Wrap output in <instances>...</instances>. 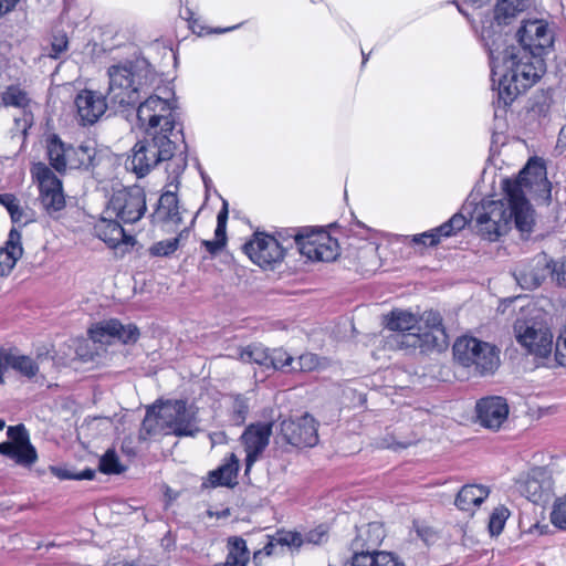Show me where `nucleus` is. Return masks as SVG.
Segmentation results:
<instances>
[{"label":"nucleus","instance_id":"obj_1","mask_svg":"<svg viewBox=\"0 0 566 566\" xmlns=\"http://www.w3.org/2000/svg\"><path fill=\"white\" fill-rule=\"evenodd\" d=\"M544 186L547 199L551 198V182L546 177V167L537 159H530L526 166L520 171L517 179L503 181L505 199L482 200L471 214L480 235L491 242L497 241L506 234L512 222L527 238L535 224V211L526 199L524 188Z\"/></svg>","mask_w":566,"mask_h":566},{"label":"nucleus","instance_id":"obj_2","mask_svg":"<svg viewBox=\"0 0 566 566\" xmlns=\"http://www.w3.org/2000/svg\"><path fill=\"white\" fill-rule=\"evenodd\" d=\"M491 64L493 87L497 81V98L504 107L523 92L535 85L546 72L543 54L533 53L523 46H505L496 40L486 42Z\"/></svg>","mask_w":566,"mask_h":566},{"label":"nucleus","instance_id":"obj_3","mask_svg":"<svg viewBox=\"0 0 566 566\" xmlns=\"http://www.w3.org/2000/svg\"><path fill=\"white\" fill-rule=\"evenodd\" d=\"M108 88L106 98L111 109L127 119L142 97L156 81V73L150 64L142 59L134 62L111 65L107 69Z\"/></svg>","mask_w":566,"mask_h":566},{"label":"nucleus","instance_id":"obj_4","mask_svg":"<svg viewBox=\"0 0 566 566\" xmlns=\"http://www.w3.org/2000/svg\"><path fill=\"white\" fill-rule=\"evenodd\" d=\"M175 150L176 143L168 135L164 133L146 135L132 148L125 167L137 178H143L161 161L171 159Z\"/></svg>","mask_w":566,"mask_h":566},{"label":"nucleus","instance_id":"obj_5","mask_svg":"<svg viewBox=\"0 0 566 566\" xmlns=\"http://www.w3.org/2000/svg\"><path fill=\"white\" fill-rule=\"evenodd\" d=\"M46 154L50 166L59 174L66 169L88 170L95 166L96 144L85 140L76 146L67 145L56 134L46 138Z\"/></svg>","mask_w":566,"mask_h":566},{"label":"nucleus","instance_id":"obj_6","mask_svg":"<svg viewBox=\"0 0 566 566\" xmlns=\"http://www.w3.org/2000/svg\"><path fill=\"white\" fill-rule=\"evenodd\" d=\"M453 357L463 367L481 375H491L500 366L496 346L471 336L459 337L453 344Z\"/></svg>","mask_w":566,"mask_h":566},{"label":"nucleus","instance_id":"obj_7","mask_svg":"<svg viewBox=\"0 0 566 566\" xmlns=\"http://www.w3.org/2000/svg\"><path fill=\"white\" fill-rule=\"evenodd\" d=\"M174 108L175 104L168 98L150 95L137 103L133 116L146 135L164 133L170 137L176 126Z\"/></svg>","mask_w":566,"mask_h":566},{"label":"nucleus","instance_id":"obj_8","mask_svg":"<svg viewBox=\"0 0 566 566\" xmlns=\"http://www.w3.org/2000/svg\"><path fill=\"white\" fill-rule=\"evenodd\" d=\"M32 172L38 181L41 207L50 217L57 218L66 205L62 180L43 163L35 164Z\"/></svg>","mask_w":566,"mask_h":566},{"label":"nucleus","instance_id":"obj_9","mask_svg":"<svg viewBox=\"0 0 566 566\" xmlns=\"http://www.w3.org/2000/svg\"><path fill=\"white\" fill-rule=\"evenodd\" d=\"M146 193L139 186L124 188L113 193L105 214L114 216L123 223H135L146 212Z\"/></svg>","mask_w":566,"mask_h":566},{"label":"nucleus","instance_id":"obj_10","mask_svg":"<svg viewBox=\"0 0 566 566\" xmlns=\"http://www.w3.org/2000/svg\"><path fill=\"white\" fill-rule=\"evenodd\" d=\"M513 328L517 343L530 354L538 358H547L551 355L553 334L545 324L518 318Z\"/></svg>","mask_w":566,"mask_h":566},{"label":"nucleus","instance_id":"obj_11","mask_svg":"<svg viewBox=\"0 0 566 566\" xmlns=\"http://www.w3.org/2000/svg\"><path fill=\"white\" fill-rule=\"evenodd\" d=\"M7 436L11 441L0 443V454L12 459L19 465H33L38 460V453L30 442L24 424L10 426Z\"/></svg>","mask_w":566,"mask_h":566},{"label":"nucleus","instance_id":"obj_12","mask_svg":"<svg viewBox=\"0 0 566 566\" xmlns=\"http://www.w3.org/2000/svg\"><path fill=\"white\" fill-rule=\"evenodd\" d=\"M389 342L395 343L400 349L419 348L421 353L442 352L449 345L444 328H424L423 331L418 328L415 333L395 334Z\"/></svg>","mask_w":566,"mask_h":566},{"label":"nucleus","instance_id":"obj_13","mask_svg":"<svg viewBox=\"0 0 566 566\" xmlns=\"http://www.w3.org/2000/svg\"><path fill=\"white\" fill-rule=\"evenodd\" d=\"M90 338L95 343L112 344L117 340L124 345L135 344L139 329L135 324H123L117 318L103 319L88 328Z\"/></svg>","mask_w":566,"mask_h":566},{"label":"nucleus","instance_id":"obj_14","mask_svg":"<svg viewBox=\"0 0 566 566\" xmlns=\"http://www.w3.org/2000/svg\"><path fill=\"white\" fill-rule=\"evenodd\" d=\"M301 254L311 261L331 262L339 255V245L326 231L307 228Z\"/></svg>","mask_w":566,"mask_h":566},{"label":"nucleus","instance_id":"obj_15","mask_svg":"<svg viewBox=\"0 0 566 566\" xmlns=\"http://www.w3.org/2000/svg\"><path fill=\"white\" fill-rule=\"evenodd\" d=\"M280 431L287 443L297 448L314 447L318 442L317 423L308 413L295 420H283Z\"/></svg>","mask_w":566,"mask_h":566},{"label":"nucleus","instance_id":"obj_16","mask_svg":"<svg viewBox=\"0 0 566 566\" xmlns=\"http://www.w3.org/2000/svg\"><path fill=\"white\" fill-rule=\"evenodd\" d=\"M516 44L509 46H523L533 53L545 54L553 45V33L543 20L525 21L516 32Z\"/></svg>","mask_w":566,"mask_h":566},{"label":"nucleus","instance_id":"obj_17","mask_svg":"<svg viewBox=\"0 0 566 566\" xmlns=\"http://www.w3.org/2000/svg\"><path fill=\"white\" fill-rule=\"evenodd\" d=\"M552 259L539 253L531 260L521 261L514 269L513 275L517 284L524 290H535L549 275Z\"/></svg>","mask_w":566,"mask_h":566},{"label":"nucleus","instance_id":"obj_18","mask_svg":"<svg viewBox=\"0 0 566 566\" xmlns=\"http://www.w3.org/2000/svg\"><path fill=\"white\" fill-rule=\"evenodd\" d=\"M243 251L261 268L271 266L284 259L279 243L271 235L261 232L254 233L253 239L243 245Z\"/></svg>","mask_w":566,"mask_h":566},{"label":"nucleus","instance_id":"obj_19","mask_svg":"<svg viewBox=\"0 0 566 566\" xmlns=\"http://www.w3.org/2000/svg\"><path fill=\"white\" fill-rule=\"evenodd\" d=\"M166 409L167 427L176 437H195L200 429L196 416L187 408L186 400H174L163 403Z\"/></svg>","mask_w":566,"mask_h":566},{"label":"nucleus","instance_id":"obj_20","mask_svg":"<svg viewBox=\"0 0 566 566\" xmlns=\"http://www.w3.org/2000/svg\"><path fill=\"white\" fill-rule=\"evenodd\" d=\"M272 423H252L241 436L245 449V470L249 471L269 444Z\"/></svg>","mask_w":566,"mask_h":566},{"label":"nucleus","instance_id":"obj_21","mask_svg":"<svg viewBox=\"0 0 566 566\" xmlns=\"http://www.w3.org/2000/svg\"><path fill=\"white\" fill-rule=\"evenodd\" d=\"M476 421L485 429L496 431L506 421L509 406L506 400L499 396L480 399L475 406Z\"/></svg>","mask_w":566,"mask_h":566},{"label":"nucleus","instance_id":"obj_22","mask_svg":"<svg viewBox=\"0 0 566 566\" xmlns=\"http://www.w3.org/2000/svg\"><path fill=\"white\" fill-rule=\"evenodd\" d=\"M74 103L77 115L84 125L96 123L107 108L111 109V104L106 95L92 90H82L78 92Z\"/></svg>","mask_w":566,"mask_h":566},{"label":"nucleus","instance_id":"obj_23","mask_svg":"<svg viewBox=\"0 0 566 566\" xmlns=\"http://www.w3.org/2000/svg\"><path fill=\"white\" fill-rule=\"evenodd\" d=\"M122 221L114 216H103L94 227L96 235L112 248H116L120 243H128L133 240L132 235H127Z\"/></svg>","mask_w":566,"mask_h":566},{"label":"nucleus","instance_id":"obj_24","mask_svg":"<svg viewBox=\"0 0 566 566\" xmlns=\"http://www.w3.org/2000/svg\"><path fill=\"white\" fill-rule=\"evenodd\" d=\"M178 197L176 192L165 191L157 203L154 213L150 214L151 223H172L180 224L182 217L179 212Z\"/></svg>","mask_w":566,"mask_h":566},{"label":"nucleus","instance_id":"obj_25","mask_svg":"<svg viewBox=\"0 0 566 566\" xmlns=\"http://www.w3.org/2000/svg\"><path fill=\"white\" fill-rule=\"evenodd\" d=\"M22 254L21 232L17 228H12L6 247L0 249V276L9 274Z\"/></svg>","mask_w":566,"mask_h":566},{"label":"nucleus","instance_id":"obj_26","mask_svg":"<svg viewBox=\"0 0 566 566\" xmlns=\"http://www.w3.org/2000/svg\"><path fill=\"white\" fill-rule=\"evenodd\" d=\"M489 493V489L484 485L465 484L458 492L454 504L459 510L469 512L480 506Z\"/></svg>","mask_w":566,"mask_h":566},{"label":"nucleus","instance_id":"obj_27","mask_svg":"<svg viewBox=\"0 0 566 566\" xmlns=\"http://www.w3.org/2000/svg\"><path fill=\"white\" fill-rule=\"evenodd\" d=\"M350 566H405V564L392 553L374 551L355 553Z\"/></svg>","mask_w":566,"mask_h":566},{"label":"nucleus","instance_id":"obj_28","mask_svg":"<svg viewBox=\"0 0 566 566\" xmlns=\"http://www.w3.org/2000/svg\"><path fill=\"white\" fill-rule=\"evenodd\" d=\"M227 547L228 554L224 563L216 564V566H247L250 560V552L247 542L242 537H229Z\"/></svg>","mask_w":566,"mask_h":566},{"label":"nucleus","instance_id":"obj_29","mask_svg":"<svg viewBox=\"0 0 566 566\" xmlns=\"http://www.w3.org/2000/svg\"><path fill=\"white\" fill-rule=\"evenodd\" d=\"M417 324L418 318L412 313L402 310L391 311L385 316L386 328L397 332V334L413 333Z\"/></svg>","mask_w":566,"mask_h":566},{"label":"nucleus","instance_id":"obj_30","mask_svg":"<svg viewBox=\"0 0 566 566\" xmlns=\"http://www.w3.org/2000/svg\"><path fill=\"white\" fill-rule=\"evenodd\" d=\"M307 231V227L305 228H285L276 231L273 235H271L282 248V254L285 256L287 250L293 247L297 248V251L301 253V243L304 242V238Z\"/></svg>","mask_w":566,"mask_h":566},{"label":"nucleus","instance_id":"obj_31","mask_svg":"<svg viewBox=\"0 0 566 566\" xmlns=\"http://www.w3.org/2000/svg\"><path fill=\"white\" fill-rule=\"evenodd\" d=\"M239 460L231 453L229 460L210 473L211 482L218 485L230 486L237 478Z\"/></svg>","mask_w":566,"mask_h":566},{"label":"nucleus","instance_id":"obj_32","mask_svg":"<svg viewBox=\"0 0 566 566\" xmlns=\"http://www.w3.org/2000/svg\"><path fill=\"white\" fill-rule=\"evenodd\" d=\"M524 494L528 501L539 504L548 501L551 496V484H544L537 478H530L524 484Z\"/></svg>","mask_w":566,"mask_h":566},{"label":"nucleus","instance_id":"obj_33","mask_svg":"<svg viewBox=\"0 0 566 566\" xmlns=\"http://www.w3.org/2000/svg\"><path fill=\"white\" fill-rule=\"evenodd\" d=\"M7 364L27 378H33L39 373L38 363L25 355H14L10 353V356L7 357Z\"/></svg>","mask_w":566,"mask_h":566},{"label":"nucleus","instance_id":"obj_34","mask_svg":"<svg viewBox=\"0 0 566 566\" xmlns=\"http://www.w3.org/2000/svg\"><path fill=\"white\" fill-rule=\"evenodd\" d=\"M2 103L6 106L27 108L30 105L29 94L19 85H9L1 95Z\"/></svg>","mask_w":566,"mask_h":566},{"label":"nucleus","instance_id":"obj_35","mask_svg":"<svg viewBox=\"0 0 566 566\" xmlns=\"http://www.w3.org/2000/svg\"><path fill=\"white\" fill-rule=\"evenodd\" d=\"M269 349L261 344H251L240 350L243 363L258 364L268 367Z\"/></svg>","mask_w":566,"mask_h":566},{"label":"nucleus","instance_id":"obj_36","mask_svg":"<svg viewBox=\"0 0 566 566\" xmlns=\"http://www.w3.org/2000/svg\"><path fill=\"white\" fill-rule=\"evenodd\" d=\"M0 205L8 210L13 223H29L31 220L25 218L23 209L19 205V200L12 193H0Z\"/></svg>","mask_w":566,"mask_h":566},{"label":"nucleus","instance_id":"obj_37","mask_svg":"<svg viewBox=\"0 0 566 566\" xmlns=\"http://www.w3.org/2000/svg\"><path fill=\"white\" fill-rule=\"evenodd\" d=\"M188 229L182 230L178 237L156 242L149 248V253L154 256H168L179 247V241L184 235H188Z\"/></svg>","mask_w":566,"mask_h":566},{"label":"nucleus","instance_id":"obj_38","mask_svg":"<svg viewBox=\"0 0 566 566\" xmlns=\"http://www.w3.org/2000/svg\"><path fill=\"white\" fill-rule=\"evenodd\" d=\"M98 469L105 474H119L125 471V467L119 462L115 450L108 449L99 459Z\"/></svg>","mask_w":566,"mask_h":566},{"label":"nucleus","instance_id":"obj_39","mask_svg":"<svg viewBox=\"0 0 566 566\" xmlns=\"http://www.w3.org/2000/svg\"><path fill=\"white\" fill-rule=\"evenodd\" d=\"M51 473L60 480H92L95 476L93 469H85L81 472H74L66 467H50Z\"/></svg>","mask_w":566,"mask_h":566},{"label":"nucleus","instance_id":"obj_40","mask_svg":"<svg viewBox=\"0 0 566 566\" xmlns=\"http://www.w3.org/2000/svg\"><path fill=\"white\" fill-rule=\"evenodd\" d=\"M269 360L268 367H272L275 370L285 369L287 367L294 366L293 357L285 350L281 348L273 349L271 353L269 352Z\"/></svg>","mask_w":566,"mask_h":566},{"label":"nucleus","instance_id":"obj_41","mask_svg":"<svg viewBox=\"0 0 566 566\" xmlns=\"http://www.w3.org/2000/svg\"><path fill=\"white\" fill-rule=\"evenodd\" d=\"M509 516V510L502 505L493 510L489 520V531L491 535H499L503 531Z\"/></svg>","mask_w":566,"mask_h":566},{"label":"nucleus","instance_id":"obj_42","mask_svg":"<svg viewBox=\"0 0 566 566\" xmlns=\"http://www.w3.org/2000/svg\"><path fill=\"white\" fill-rule=\"evenodd\" d=\"M249 405L242 395L233 396L231 420L234 424L241 426L248 416Z\"/></svg>","mask_w":566,"mask_h":566},{"label":"nucleus","instance_id":"obj_43","mask_svg":"<svg viewBox=\"0 0 566 566\" xmlns=\"http://www.w3.org/2000/svg\"><path fill=\"white\" fill-rule=\"evenodd\" d=\"M319 366V357L313 353L301 355L294 366L289 368L290 371L310 373Z\"/></svg>","mask_w":566,"mask_h":566},{"label":"nucleus","instance_id":"obj_44","mask_svg":"<svg viewBox=\"0 0 566 566\" xmlns=\"http://www.w3.org/2000/svg\"><path fill=\"white\" fill-rule=\"evenodd\" d=\"M504 10L499 11V2L495 6L494 9V20L497 23V25H506L511 23V20L514 19L518 13L523 12L524 10H515V6L511 0L503 6Z\"/></svg>","mask_w":566,"mask_h":566},{"label":"nucleus","instance_id":"obj_45","mask_svg":"<svg viewBox=\"0 0 566 566\" xmlns=\"http://www.w3.org/2000/svg\"><path fill=\"white\" fill-rule=\"evenodd\" d=\"M280 546H294L300 547L304 544L303 536L300 533L293 532H277L276 535L270 541Z\"/></svg>","mask_w":566,"mask_h":566},{"label":"nucleus","instance_id":"obj_46","mask_svg":"<svg viewBox=\"0 0 566 566\" xmlns=\"http://www.w3.org/2000/svg\"><path fill=\"white\" fill-rule=\"evenodd\" d=\"M551 522L559 530H566V496L557 499L551 512Z\"/></svg>","mask_w":566,"mask_h":566},{"label":"nucleus","instance_id":"obj_47","mask_svg":"<svg viewBox=\"0 0 566 566\" xmlns=\"http://www.w3.org/2000/svg\"><path fill=\"white\" fill-rule=\"evenodd\" d=\"M329 538L328 535V526L325 524H321L316 526L315 528L308 531L304 537V543L314 544V545H322L326 543Z\"/></svg>","mask_w":566,"mask_h":566},{"label":"nucleus","instance_id":"obj_48","mask_svg":"<svg viewBox=\"0 0 566 566\" xmlns=\"http://www.w3.org/2000/svg\"><path fill=\"white\" fill-rule=\"evenodd\" d=\"M549 276L560 287H566V258L559 261L552 260Z\"/></svg>","mask_w":566,"mask_h":566},{"label":"nucleus","instance_id":"obj_49","mask_svg":"<svg viewBox=\"0 0 566 566\" xmlns=\"http://www.w3.org/2000/svg\"><path fill=\"white\" fill-rule=\"evenodd\" d=\"M555 358L558 365L566 366V324L556 342Z\"/></svg>","mask_w":566,"mask_h":566},{"label":"nucleus","instance_id":"obj_50","mask_svg":"<svg viewBox=\"0 0 566 566\" xmlns=\"http://www.w3.org/2000/svg\"><path fill=\"white\" fill-rule=\"evenodd\" d=\"M201 244L207 249L211 255L218 254L227 244V234L220 237L214 235V240H203Z\"/></svg>","mask_w":566,"mask_h":566},{"label":"nucleus","instance_id":"obj_51","mask_svg":"<svg viewBox=\"0 0 566 566\" xmlns=\"http://www.w3.org/2000/svg\"><path fill=\"white\" fill-rule=\"evenodd\" d=\"M421 319L424 322L426 329L444 328L442 325V317L437 311H426L422 314Z\"/></svg>","mask_w":566,"mask_h":566},{"label":"nucleus","instance_id":"obj_52","mask_svg":"<svg viewBox=\"0 0 566 566\" xmlns=\"http://www.w3.org/2000/svg\"><path fill=\"white\" fill-rule=\"evenodd\" d=\"M228 213H229L228 202L226 200H223L222 208L217 216V228L214 230L216 237H220L221 234L226 233Z\"/></svg>","mask_w":566,"mask_h":566},{"label":"nucleus","instance_id":"obj_53","mask_svg":"<svg viewBox=\"0 0 566 566\" xmlns=\"http://www.w3.org/2000/svg\"><path fill=\"white\" fill-rule=\"evenodd\" d=\"M416 532L426 544H431L437 539V533L430 526L417 524Z\"/></svg>","mask_w":566,"mask_h":566},{"label":"nucleus","instance_id":"obj_54","mask_svg":"<svg viewBox=\"0 0 566 566\" xmlns=\"http://www.w3.org/2000/svg\"><path fill=\"white\" fill-rule=\"evenodd\" d=\"M413 242L421 243L423 245L434 247L438 244V235L432 230L423 232L413 237Z\"/></svg>","mask_w":566,"mask_h":566},{"label":"nucleus","instance_id":"obj_55","mask_svg":"<svg viewBox=\"0 0 566 566\" xmlns=\"http://www.w3.org/2000/svg\"><path fill=\"white\" fill-rule=\"evenodd\" d=\"M67 49V39L62 36L60 39L55 38L51 45L50 56L53 59H59L63 52Z\"/></svg>","mask_w":566,"mask_h":566},{"label":"nucleus","instance_id":"obj_56","mask_svg":"<svg viewBox=\"0 0 566 566\" xmlns=\"http://www.w3.org/2000/svg\"><path fill=\"white\" fill-rule=\"evenodd\" d=\"M275 544L273 542H269L262 549L254 552L253 554V563L256 566H260L262 563L263 556H271L274 554Z\"/></svg>","mask_w":566,"mask_h":566},{"label":"nucleus","instance_id":"obj_57","mask_svg":"<svg viewBox=\"0 0 566 566\" xmlns=\"http://www.w3.org/2000/svg\"><path fill=\"white\" fill-rule=\"evenodd\" d=\"M433 233H437L438 235V243L440 242V239L442 237L444 238H449V237H452L455 234V231L453 230V228H451V224L449 221L442 223L441 226L432 229Z\"/></svg>","mask_w":566,"mask_h":566},{"label":"nucleus","instance_id":"obj_58","mask_svg":"<svg viewBox=\"0 0 566 566\" xmlns=\"http://www.w3.org/2000/svg\"><path fill=\"white\" fill-rule=\"evenodd\" d=\"M412 443L413 442L411 440H409V441H395L394 438L390 437L389 439L388 438L384 439L382 447L389 448V449H392V450H400V449H407Z\"/></svg>","mask_w":566,"mask_h":566},{"label":"nucleus","instance_id":"obj_59","mask_svg":"<svg viewBox=\"0 0 566 566\" xmlns=\"http://www.w3.org/2000/svg\"><path fill=\"white\" fill-rule=\"evenodd\" d=\"M451 228L455 231V233L462 230L468 223L467 218L462 213H454L449 220Z\"/></svg>","mask_w":566,"mask_h":566},{"label":"nucleus","instance_id":"obj_60","mask_svg":"<svg viewBox=\"0 0 566 566\" xmlns=\"http://www.w3.org/2000/svg\"><path fill=\"white\" fill-rule=\"evenodd\" d=\"M20 0H0V19L13 11Z\"/></svg>","mask_w":566,"mask_h":566},{"label":"nucleus","instance_id":"obj_61","mask_svg":"<svg viewBox=\"0 0 566 566\" xmlns=\"http://www.w3.org/2000/svg\"><path fill=\"white\" fill-rule=\"evenodd\" d=\"M509 0H499V11L504 10L503 6L507 3ZM515 6V10H525L530 6V0H511Z\"/></svg>","mask_w":566,"mask_h":566},{"label":"nucleus","instance_id":"obj_62","mask_svg":"<svg viewBox=\"0 0 566 566\" xmlns=\"http://www.w3.org/2000/svg\"><path fill=\"white\" fill-rule=\"evenodd\" d=\"M10 356V353H6L0 350V384H3V371L9 365L7 364V357Z\"/></svg>","mask_w":566,"mask_h":566},{"label":"nucleus","instance_id":"obj_63","mask_svg":"<svg viewBox=\"0 0 566 566\" xmlns=\"http://www.w3.org/2000/svg\"><path fill=\"white\" fill-rule=\"evenodd\" d=\"M155 406L147 409L146 417L143 421V429L146 431L147 434H150L153 432V428L148 426L149 418L151 413H154Z\"/></svg>","mask_w":566,"mask_h":566},{"label":"nucleus","instance_id":"obj_64","mask_svg":"<svg viewBox=\"0 0 566 566\" xmlns=\"http://www.w3.org/2000/svg\"><path fill=\"white\" fill-rule=\"evenodd\" d=\"M211 444L223 443L226 441V434L223 432H213L209 434Z\"/></svg>","mask_w":566,"mask_h":566}]
</instances>
